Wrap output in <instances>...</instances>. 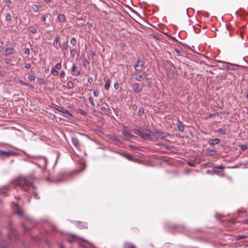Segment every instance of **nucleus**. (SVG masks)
Returning a JSON list of instances; mask_svg holds the SVG:
<instances>
[{
  "label": "nucleus",
  "mask_w": 248,
  "mask_h": 248,
  "mask_svg": "<svg viewBox=\"0 0 248 248\" xmlns=\"http://www.w3.org/2000/svg\"><path fill=\"white\" fill-rule=\"evenodd\" d=\"M16 185L19 186L22 190L27 191L32 183L26 178H20L16 181Z\"/></svg>",
  "instance_id": "f257e3e1"
},
{
  "label": "nucleus",
  "mask_w": 248,
  "mask_h": 248,
  "mask_svg": "<svg viewBox=\"0 0 248 248\" xmlns=\"http://www.w3.org/2000/svg\"><path fill=\"white\" fill-rule=\"evenodd\" d=\"M72 172H62L59 174L58 177L54 179L53 182L55 183L63 182L71 179L72 178Z\"/></svg>",
  "instance_id": "f03ea898"
},
{
  "label": "nucleus",
  "mask_w": 248,
  "mask_h": 248,
  "mask_svg": "<svg viewBox=\"0 0 248 248\" xmlns=\"http://www.w3.org/2000/svg\"><path fill=\"white\" fill-rule=\"evenodd\" d=\"M13 212L19 216H22L23 215L24 211L22 208L19 206L17 204L13 202V205L12 206Z\"/></svg>",
  "instance_id": "7ed1b4c3"
},
{
  "label": "nucleus",
  "mask_w": 248,
  "mask_h": 248,
  "mask_svg": "<svg viewBox=\"0 0 248 248\" xmlns=\"http://www.w3.org/2000/svg\"><path fill=\"white\" fill-rule=\"evenodd\" d=\"M145 64V62L140 59L134 64V68L136 71H141Z\"/></svg>",
  "instance_id": "20e7f679"
},
{
  "label": "nucleus",
  "mask_w": 248,
  "mask_h": 248,
  "mask_svg": "<svg viewBox=\"0 0 248 248\" xmlns=\"http://www.w3.org/2000/svg\"><path fill=\"white\" fill-rule=\"evenodd\" d=\"M143 85L140 83L135 82L131 84V87L134 92L137 94L140 93L142 92Z\"/></svg>",
  "instance_id": "39448f33"
},
{
  "label": "nucleus",
  "mask_w": 248,
  "mask_h": 248,
  "mask_svg": "<svg viewBox=\"0 0 248 248\" xmlns=\"http://www.w3.org/2000/svg\"><path fill=\"white\" fill-rule=\"evenodd\" d=\"M53 45L57 49H59L61 47V37L59 35H56Z\"/></svg>",
  "instance_id": "423d86ee"
},
{
  "label": "nucleus",
  "mask_w": 248,
  "mask_h": 248,
  "mask_svg": "<svg viewBox=\"0 0 248 248\" xmlns=\"http://www.w3.org/2000/svg\"><path fill=\"white\" fill-rule=\"evenodd\" d=\"M148 74L146 73H143L141 75H137V76L135 77V79L139 81H140L142 80L143 79H146V80H148Z\"/></svg>",
  "instance_id": "0eeeda50"
},
{
  "label": "nucleus",
  "mask_w": 248,
  "mask_h": 248,
  "mask_svg": "<svg viewBox=\"0 0 248 248\" xmlns=\"http://www.w3.org/2000/svg\"><path fill=\"white\" fill-rule=\"evenodd\" d=\"M15 52V50L13 47H7L3 51V55L4 56H8L10 54H13Z\"/></svg>",
  "instance_id": "6e6552de"
},
{
  "label": "nucleus",
  "mask_w": 248,
  "mask_h": 248,
  "mask_svg": "<svg viewBox=\"0 0 248 248\" xmlns=\"http://www.w3.org/2000/svg\"><path fill=\"white\" fill-rule=\"evenodd\" d=\"M120 155L122 156L125 157V158H126L127 159H128L129 161H135V160L136 159V158L132 157L130 154H128L127 153H126L125 152H123L121 153Z\"/></svg>",
  "instance_id": "1a4fd4ad"
},
{
  "label": "nucleus",
  "mask_w": 248,
  "mask_h": 248,
  "mask_svg": "<svg viewBox=\"0 0 248 248\" xmlns=\"http://www.w3.org/2000/svg\"><path fill=\"white\" fill-rule=\"evenodd\" d=\"M8 237L12 240L16 239L17 237V232L13 229H10L9 232L8 234Z\"/></svg>",
  "instance_id": "9d476101"
},
{
  "label": "nucleus",
  "mask_w": 248,
  "mask_h": 248,
  "mask_svg": "<svg viewBox=\"0 0 248 248\" xmlns=\"http://www.w3.org/2000/svg\"><path fill=\"white\" fill-rule=\"evenodd\" d=\"M80 73L79 70H77L75 64H73L72 67L71 74L74 76H78Z\"/></svg>",
  "instance_id": "9b49d317"
},
{
  "label": "nucleus",
  "mask_w": 248,
  "mask_h": 248,
  "mask_svg": "<svg viewBox=\"0 0 248 248\" xmlns=\"http://www.w3.org/2000/svg\"><path fill=\"white\" fill-rule=\"evenodd\" d=\"M58 110H59L60 112H61L63 114V116L64 117H65L66 118H67L68 119H71V117L72 116V114L69 112L67 109H62V110L61 109H58Z\"/></svg>",
  "instance_id": "f8f14e48"
},
{
  "label": "nucleus",
  "mask_w": 248,
  "mask_h": 248,
  "mask_svg": "<svg viewBox=\"0 0 248 248\" xmlns=\"http://www.w3.org/2000/svg\"><path fill=\"white\" fill-rule=\"evenodd\" d=\"M140 137L144 140H151L152 139L151 136L147 132V130L146 131H142Z\"/></svg>",
  "instance_id": "ddd939ff"
},
{
  "label": "nucleus",
  "mask_w": 248,
  "mask_h": 248,
  "mask_svg": "<svg viewBox=\"0 0 248 248\" xmlns=\"http://www.w3.org/2000/svg\"><path fill=\"white\" fill-rule=\"evenodd\" d=\"M13 155V152L3 151L0 150V156L1 157H8Z\"/></svg>",
  "instance_id": "4468645a"
},
{
  "label": "nucleus",
  "mask_w": 248,
  "mask_h": 248,
  "mask_svg": "<svg viewBox=\"0 0 248 248\" xmlns=\"http://www.w3.org/2000/svg\"><path fill=\"white\" fill-rule=\"evenodd\" d=\"M73 145L76 147L78 148L80 146L79 142L78 140L76 137H72L71 139Z\"/></svg>",
  "instance_id": "2eb2a0df"
},
{
  "label": "nucleus",
  "mask_w": 248,
  "mask_h": 248,
  "mask_svg": "<svg viewBox=\"0 0 248 248\" xmlns=\"http://www.w3.org/2000/svg\"><path fill=\"white\" fill-rule=\"evenodd\" d=\"M220 142V140L219 139H215L209 140L208 141V143L210 145H214L219 143Z\"/></svg>",
  "instance_id": "dca6fc26"
},
{
  "label": "nucleus",
  "mask_w": 248,
  "mask_h": 248,
  "mask_svg": "<svg viewBox=\"0 0 248 248\" xmlns=\"http://www.w3.org/2000/svg\"><path fill=\"white\" fill-rule=\"evenodd\" d=\"M58 21L59 22L63 23L66 21V17L64 14H60L58 16Z\"/></svg>",
  "instance_id": "f3484780"
},
{
  "label": "nucleus",
  "mask_w": 248,
  "mask_h": 248,
  "mask_svg": "<svg viewBox=\"0 0 248 248\" xmlns=\"http://www.w3.org/2000/svg\"><path fill=\"white\" fill-rule=\"evenodd\" d=\"M207 152L208 153L209 156H215L217 155V152L214 149H207Z\"/></svg>",
  "instance_id": "a211bd4d"
},
{
  "label": "nucleus",
  "mask_w": 248,
  "mask_h": 248,
  "mask_svg": "<svg viewBox=\"0 0 248 248\" xmlns=\"http://www.w3.org/2000/svg\"><path fill=\"white\" fill-rule=\"evenodd\" d=\"M104 79L105 80V88L108 91L109 88L110 82L109 79L105 78Z\"/></svg>",
  "instance_id": "6ab92c4d"
},
{
  "label": "nucleus",
  "mask_w": 248,
  "mask_h": 248,
  "mask_svg": "<svg viewBox=\"0 0 248 248\" xmlns=\"http://www.w3.org/2000/svg\"><path fill=\"white\" fill-rule=\"evenodd\" d=\"M31 9L34 12H37L39 11V7L37 5L33 4L31 6Z\"/></svg>",
  "instance_id": "aec40b11"
},
{
  "label": "nucleus",
  "mask_w": 248,
  "mask_h": 248,
  "mask_svg": "<svg viewBox=\"0 0 248 248\" xmlns=\"http://www.w3.org/2000/svg\"><path fill=\"white\" fill-rule=\"evenodd\" d=\"M68 41H66L64 42H63L62 44V45L61 46H62V50H66L68 49Z\"/></svg>",
  "instance_id": "412c9836"
},
{
  "label": "nucleus",
  "mask_w": 248,
  "mask_h": 248,
  "mask_svg": "<svg viewBox=\"0 0 248 248\" xmlns=\"http://www.w3.org/2000/svg\"><path fill=\"white\" fill-rule=\"evenodd\" d=\"M158 136L160 137L161 139H165L167 136L169 135L168 134H166L161 132H158Z\"/></svg>",
  "instance_id": "4be33fe9"
},
{
  "label": "nucleus",
  "mask_w": 248,
  "mask_h": 248,
  "mask_svg": "<svg viewBox=\"0 0 248 248\" xmlns=\"http://www.w3.org/2000/svg\"><path fill=\"white\" fill-rule=\"evenodd\" d=\"M29 31L32 33H36L37 32V30L34 28L33 26H30L28 28Z\"/></svg>",
  "instance_id": "5701e85b"
},
{
  "label": "nucleus",
  "mask_w": 248,
  "mask_h": 248,
  "mask_svg": "<svg viewBox=\"0 0 248 248\" xmlns=\"http://www.w3.org/2000/svg\"><path fill=\"white\" fill-rule=\"evenodd\" d=\"M217 132L221 135H225L226 134V130L225 129L219 128L217 131Z\"/></svg>",
  "instance_id": "b1692460"
},
{
  "label": "nucleus",
  "mask_w": 248,
  "mask_h": 248,
  "mask_svg": "<svg viewBox=\"0 0 248 248\" xmlns=\"http://www.w3.org/2000/svg\"><path fill=\"white\" fill-rule=\"evenodd\" d=\"M70 43L73 46H76L77 44V40L75 38V37H72L71 40H70Z\"/></svg>",
  "instance_id": "393cba45"
},
{
  "label": "nucleus",
  "mask_w": 248,
  "mask_h": 248,
  "mask_svg": "<svg viewBox=\"0 0 248 248\" xmlns=\"http://www.w3.org/2000/svg\"><path fill=\"white\" fill-rule=\"evenodd\" d=\"M82 63H83V66L86 67L87 65V64H89V61L85 58H84L83 60H82Z\"/></svg>",
  "instance_id": "a878e982"
},
{
  "label": "nucleus",
  "mask_w": 248,
  "mask_h": 248,
  "mask_svg": "<svg viewBox=\"0 0 248 248\" xmlns=\"http://www.w3.org/2000/svg\"><path fill=\"white\" fill-rule=\"evenodd\" d=\"M133 132L135 134L139 135L140 137V135H141V133H142V131H140V130H139L138 129H134Z\"/></svg>",
  "instance_id": "bb28decb"
},
{
  "label": "nucleus",
  "mask_w": 248,
  "mask_h": 248,
  "mask_svg": "<svg viewBox=\"0 0 248 248\" xmlns=\"http://www.w3.org/2000/svg\"><path fill=\"white\" fill-rule=\"evenodd\" d=\"M162 146H163V147L165 149H166L167 150H172L173 148V146H169V145H166V144H163V145H162Z\"/></svg>",
  "instance_id": "cd10ccee"
},
{
  "label": "nucleus",
  "mask_w": 248,
  "mask_h": 248,
  "mask_svg": "<svg viewBox=\"0 0 248 248\" xmlns=\"http://www.w3.org/2000/svg\"><path fill=\"white\" fill-rule=\"evenodd\" d=\"M51 73L54 75V76H57L58 75L59 72L58 71H57V69H55L54 68H52L51 71Z\"/></svg>",
  "instance_id": "c85d7f7f"
},
{
  "label": "nucleus",
  "mask_w": 248,
  "mask_h": 248,
  "mask_svg": "<svg viewBox=\"0 0 248 248\" xmlns=\"http://www.w3.org/2000/svg\"><path fill=\"white\" fill-rule=\"evenodd\" d=\"M5 19L7 21H11L12 20V16L10 14H7L6 15Z\"/></svg>",
  "instance_id": "c756f323"
},
{
  "label": "nucleus",
  "mask_w": 248,
  "mask_h": 248,
  "mask_svg": "<svg viewBox=\"0 0 248 248\" xmlns=\"http://www.w3.org/2000/svg\"><path fill=\"white\" fill-rule=\"evenodd\" d=\"M177 128L178 130L180 132H183L184 131V126L181 124H178L177 125Z\"/></svg>",
  "instance_id": "7c9ffc66"
},
{
  "label": "nucleus",
  "mask_w": 248,
  "mask_h": 248,
  "mask_svg": "<svg viewBox=\"0 0 248 248\" xmlns=\"http://www.w3.org/2000/svg\"><path fill=\"white\" fill-rule=\"evenodd\" d=\"M248 237V235H238L237 236V240H240L243 238Z\"/></svg>",
  "instance_id": "2f4dec72"
},
{
  "label": "nucleus",
  "mask_w": 248,
  "mask_h": 248,
  "mask_svg": "<svg viewBox=\"0 0 248 248\" xmlns=\"http://www.w3.org/2000/svg\"><path fill=\"white\" fill-rule=\"evenodd\" d=\"M28 78L30 80H34L35 78V77L34 75L30 74V75H28Z\"/></svg>",
  "instance_id": "473e14b6"
},
{
  "label": "nucleus",
  "mask_w": 248,
  "mask_h": 248,
  "mask_svg": "<svg viewBox=\"0 0 248 248\" xmlns=\"http://www.w3.org/2000/svg\"><path fill=\"white\" fill-rule=\"evenodd\" d=\"M61 63L59 62L57 63L54 68L57 70H60L61 68Z\"/></svg>",
  "instance_id": "72a5a7b5"
},
{
  "label": "nucleus",
  "mask_w": 248,
  "mask_h": 248,
  "mask_svg": "<svg viewBox=\"0 0 248 248\" xmlns=\"http://www.w3.org/2000/svg\"><path fill=\"white\" fill-rule=\"evenodd\" d=\"M147 85L149 88L152 87V83L150 79L148 78V80H147Z\"/></svg>",
  "instance_id": "f704fd0d"
},
{
  "label": "nucleus",
  "mask_w": 248,
  "mask_h": 248,
  "mask_svg": "<svg viewBox=\"0 0 248 248\" xmlns=\"http://www.w3.org/2000/svg\"><path fill=\"white\" fill-rule=\"evenodd\" d=\"M241 150L245 151L248 149V146L246 144H243L240 146Z\"/></svg>",
  "instance_id": "c9c22d12"
},
{
  "label": "nucleus",
  "mask_w": 248,
  "mask_h": 248,
  "mask_svg": "<svg viewBox=\"0 0 248 248\" xmlns=\"http://www.w3.org/2000/svg\"><path fill=\"white\" fill-rule=\"evenodd\" d=\"M39 158L42 159L44 161V164L45 166L47 164V159L45 157H39Z\"/></svg>",
  "instance_id": "e433bc0d"
},
{
  "label": "nucleus",
  "mask_w": 248,
  "mask_h": 248,
  "mask_svg": "<svg viewBox=\"0 0 248 248\" xmlns=\"http://www.w3.org/2000/svg\"><path fill=\"white\" fill-rule=\"evenodd\" d=\"M76 52V50L75 49L70 50V54L73 58L74 57Z\"/></svg>",
  "instance_id": "4c0bfd02"
},
{
  "label": "nucleus",
  "mask_w": 248,
  "mask_h": 248,
  "mask_svg": "<svg viewBox=\"0 0 248 248\" xmlns=\"http://www.w3.org/2000/svg\"><path fill=\"white\" fill-rule=\"evenodd\" d=\"M89 100L90 103L91 104L92 107H94L95 104L93 102V98L92 97H90Z\"/></svg>",
  "instance_id": "58836bf2"
},
{
  "label": "nucleus",
  "mask_w": 248,
  "mask_h": 248,
  "mask_svg": "<svg viewBox=\"0 0 248 248\" xmlns=\"http://www.w3.org/2000/svg\"><path fill=\"white\" fill-rule=\"evenodd\" d=\"M23 85H25V86H28L31 89H33V86H32L31 85L29 84H28V83H26L25 82H24Z\"/></svg>",
  "instance_id": "ea45409f"
},
{
  "label": "nucleus",
  "mask_w": 248,
  "mask_h": 248,
  "mask_svg": "<svg viewBox=\"0 0 248 248\" xmlns=\"http://www.w3.org/2000/svg\"><path fill=\"white\" fill-rule=\"evenodd\" d=\"M38 82L40 84H44L45 83L44 80L42 78H39Z\"/></svg>",
  "instance_id": "a19ab883"
},
{
  "label": "nucleus",
  "mask_w": 248,
  "mask_h": 248,
  "mask_svg": "<svg viewBox=\"0 0 248 248\" xmlns=\"http://www.w3.org/2000/svg\"><path fill=\"white\" fill-rule=\"evenodd\" d=\"M114 87L115 88V90H118L119 89V84L118 82H115L114 84Z\"/></svg>",
  "instance_id": "79ce46f5"
},
{
  "label": "nucleus",
  "mask_w": 248,
  "mask_h": 248,
  "mask_svg": "<svg viewBox=\"0 0 248 248\" xmlns=\"http://www.w3.org/2000/svg\"><path fill=\"white\" fill-rule=\"evenodd\" d=\"M75 240V236H72V237L69 239H68V241L69 242V243H72L73 242H74Z\"/></svg>",
  "instance_id": "37998d69"
},
{
  "label": "nucleus",
  "mask_w": 248,
  "mask_h": 248,
  "mask_svg": "<svg viewBox=\"0 0 248 248\" xmlns=\"http://www.w3.org/2000/svg\"><path fill=\"white\" fill-rule=\"evenodd\" d=\"M214 168L217 170H223L224 167L222 166H217L215 167Z\"/></svg>",
  "instance_id": "c03bdc74"
},
{
  "label": "nucleus",
  "mask_w": 248,
  "mask_h": 248,
  "mask_svg": "<svg viewBox=\"0 0 248 248\" xmlns=\"http://www.w3.org/2000/svg\"><path fill=\"white\" fill-rule=\"evenodd\" d=\"M99 92L98 91H93V95L95 97L98 96Z\"/></svg>",
  "instance_id": "a18cd8bd"
},
{
  "label": "nucleus",
  "mask_w": 248,
  "mask_h": 248,
  "mask_svg": "<svg viewBox=\"0 0 248 248\" xmlns=\"http://www.w3.org/2000/svg\"><path fill=\"white\" fill-rule=\"evenodd\" d=\"M34 197L37 200L40 199V197H39L38 194L36 192H34Z\"/></svg>",
  "instance_id": "49530a36"
},
{
  "label": "nucleus",
  "mask_w": 248,
  "mask_h": 248,
  "mask_svg": "<svg viewBox=\"0 0 248 248\" xmlns=\"http://www.w3.org/2000/svg\"><path fill=\"white\" fill-rule=\"evenodd\" d=\"M30 48H27L25 49L24 53H25V54H26L27 55H29L30 54Z\"/></svg>",
  "instance_id": "de8ad7c7"
},
{
  "label": "nucleus",
  "mask_w": 248,
  "mask_h": 248,
  "mask_svg": "<svg viewBox=\"0 0 248 248\" xmlns=\"http://www.w3.org/2000/svg\"><path fill=\"white\" fill-rule=\"evenodd\" d=\"M80 111V113L81 114H86L87 113V112L85 111V109H78Z\"/></svg>",
  "instance_id": "09e8293b"
},
{
  "label": "nucleus",
  "mask_w": 248,
  "mask_h": 248,
  "mask_svg": "<svg viewBox=\"0 0 248 248\" xmlns=\"http://www.w3.org/2000/svg\"><path fill=\"white\" fill-rule=\"evenodd\" d=\"M144 109H139V114L140 115L142 116L144 113Z\"/></svg>",
  "instance_id": "8fccbe9b"
},
{
  "label": "nucleus",
  "mask_w": 248,
  "mask_h": 248,
  "mask_svg": "<svg viewBox=\"0 0 248 248\" xmlns=\"http://www.w3.org/2000/svg\"><path fill=\"white\" fill-rule=\"evenodd\" d=\"M31 64L29 63H28L25 64V68L26 69H29L31 67Z\"/></svg>",
  "instance_id": "3c124183"
},
{
  "label": "nucleus",
  "mask_w": 248,
  "mask_h": 248,
  "mask_svg": "<svg viewBox=\"0 0 248 248\" xmlns=\"http://www.w3.org/2000/svg\"><path fill=\"white\" fill-rule=\"evenodd\" d=\"M46 17H47V15H44V16L42 17V21L43 22H45V21H46Z\"/></svg>",
  "instance_id": "603ef678"
},
{
  "label": "nucleus",
  "mask_w": 248,
  "mask_h": 248,
  "mask_svg": "<svg viewBox=\"0 0 248 248\" xmlns=\"http://www.w3.org/2000/svg\"><path fill=\"white\" fill-rule=\"evenodd\" d=\"M60 76L61 78H63L65 76V72L64 71H62L60 73Z\"/></svg>",
  "instance_id": "864d4df0"
},
{
  "label": "nucleus",
  "mask_w": 248,
  "mask_h": 248,
  "mask_svg": "<svg viewBox=\"0 0 248 248\" xmlns=\"http://www.w3.org/2000/svg\"><path fill=\"white\" fill-rule=\"evenodd\" d=\"M242 223L245 224H248V218L245 219H244L242 221Z\"/></svg>",
  "instance_id": "5fc2aeb1"
},
{
  "label": "nucleus",
  "mask_w": 248,
  "mask_h": 248,
  "mask_svg": "<svg viewBox=\"0 0 248 248\" xmlns=\"http://www.w3.org/2000/svg\"><path fill=\"white\" fill-rule=\"evenodd\" d=\"M88 81L91 83L93 81V78L92 77H89L88 79Z\"/></svg>",
  "instance_id": "6e6d98bb"
},
{
  "label": "nucleus",
  "mask_w": 248,
  "mask_h": 248,
  "mask_svg": "<svg viewBox=\"0 0 248 248\" xmlns=\"http://www.w3.org/2000/svg\"><path fill=\"white\" fill-rule=\"evenodd\" d=\"M188 164L190 167H195V164L194 163H192V162H188Z\"/></svg>",
  "instance_id": "4d7b16f0"
},
{
  "label": "nucleus",
  "mask_w": 248,
  "mask_h": 248,
  "mask_svg": "<svg viewBox=\"0 0 248 248\" xmlns=\"http://www.w3.org/2000/svg\"><path fill=\"white\" fill-rule=\"evenodd\" d=\"M11 60L9 58H6L5 60V62H6V63H9L10 62H11Z\"/></svg>",
  "instance_id": "13d9d810"
},
{
  "label": "nucleus",
  "mask_w": 248,
  "mask_h": 248,
  "mask_svg": "<svg viewBox=\"0 0 248 248\" xmlns=\"http://www.w3.org/2000/svg\"><path fill=\"white\" fill-rule=\"evenodd\" d=\"M67 85L70 88L71 86H73V83L71 81H69L67 83Z\"/></svg>",
  "instance_id": "bf43d9fd"
},
{
  "label": "nucleus",
  "mask_w": 248,
  "mask_h": 248,
  "mask_svg": "<svg viewBox=\"0 0 248 248\" xmlns=\"http://www.w3.org/2000/svg\"><path fill=\"white\" fill-rule=\"evenodd\" d=\"M127 248H135V246L130 244L128 245Z\"/></svg>",
  "instance_id": "052dcab7"
},
{
  "label": "nucleus",
  "mask_w": 248,
  "mask_h": 248,
  "mask_svg": "<svg viewBox=\"0 0 248 248\" xmlns=\"http://www.w3.org/2000/svg\"><path fill=\"white\" fill-rule=\"evenodd\" d=\"M167 63L170 64V66H172L173 67H174V65L170 61H167Z\"/></svg>",
  "instance_id": "680f3d73"
},
{
  "label": "nucleus",
  "mask_w": 248,
  "mask_h": 248,
  "mask_svg": "<svg viewBox=\"0 0 248 248\" xmlns=\"http://www.w3.org/2000/svg\"><path fill=\"white\" fill-rule=\"evenodd\" d=\"M216 114L217 115H218V113H213V114H210V117L215 116L216 115Z\"/></svg>",
  "instance_id": "e2e57ef3"
},
{
  "label": "nucleus",
  "mask_w": 248,
  "mask_h": 248,
  "mask_svg": "<svg viewBox=\"0 0 248 248\" xmlns=\"http://www.w3.org/2000/svg\"><path fill=\"white\" fill-rule=\"evenodd\" d=\"M24 229L25 232H29L30 231V229H29L28 228H26L25 227H24Z\"/></svg>",
  "instance_id": "0e129e2a"
},
{
  "label": "nucleus",
  "mask_w": 248,
  "mask_h": 248,
  "mask_svg": "<svg viewBox=\"0 0 248 248\" xmlns=\"http://www.w3.org/2000/svg\"><path fill=\"white\" fill-rule=\"evenodd\" d=\"M18 82L19 83H20V84H21L22 85H23V83L24 82V81H23L21 79H19L18 80Z\"/></svg>",
  "instance_id": "69168bd1"
},
{
  "label": "nucleus",
  "mask_w": 248,
  "mask_h": 248,
  "mask_svg": "<svg viewBox=\"0 0 248 248\" xmlns=\"http://www.w3.org/2000/svg\"><path fill=\"white\" fill-rule=\"evenodd\" d=\"M0 248H6V246L5 245H1L0 244Z\"/></svg>",
  "instance_id": "338daca9"
},
{
  "label": "nucleus",
  "mask_w": 248,
  "mask_h": 248,
  "mask_svg": "<svg viewBox=\"0 0 248 248\" xmlns=\"http://www.w3.org/2000/svg\"><path fill=\"white\" fill-rule=\"evenodd\" d=\"M246 96L247 98L248 99V89L247 91Z\"/></svg>",
  "instance_id": "774afa93"
}]
</instances>
